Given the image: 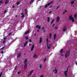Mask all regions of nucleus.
Listing matches in <instances>:
<instances>
[{"label": "nucleus", "mask_w": 77, "mask_h": 77, "mask_svg": "<svg viewBox=\"0 0 77 77\" xmlns=\"http://www.w3.org/2000/svg\"><path fill=\"white\" fill-rule=\"evenodd\" d=\"M69 19L70 20H72L73 23L74 22V18L72 17V16L71 15H70L69 17Z\"/></svg>", "instance_id": "nucleus-1"}, {"label": "nucleus", "mask_w": 77, "mask_h": 77, "mask_svg": "<svg viewBox=\"0 0 77 77\" xmlns=\"http://www.w3.org/2000/svg\"><path fill=\"white\" fill-rule=\"evenodd\" d=\"M70 53V50L67 51L66 54H65V57L66 58L67 56H69V54Z\"/></svg>", "instance_id": "nucleus-2"}, {"label": "nucleus", "mask_w": 77, "mask_h": 77, "mask_svg": "<svg viewBox=\"0 0 77 77\" xmlns=\"http://www.w3.org/2000/svg\"><path fill=\"white\" fill-rule=\"evenodd\" d=\"M68 67H67V70L66 71H65L64 72V74L66 77H67V72H68Z\"/></svg>", "instance_id": "nucleus-3"}, {"label": "nucleus", "mask_w": 77, "mask_h": 77, "mask_svg": "<svg viewBox=\"0 0 77 77\" xmlns=\"http://www.w3.org/2000/svg\"><path fill=\"white\" fill-rule=\"evenodd\" d=\"M52 45L51 44H47V47L48 49H50V48L51 47Z\"/></svg>", "instance_id": "nucleus-4"}, {"label": "nucleus", "mask_w": 77, "mask_h": 77, "mask_svg": "<svg viewBox=\"0 0 77 77\" xmlns=\"http://www.w3.org/2000/svg\"><path fill=\"white\" fill-rule=\"evenodd\" d=\"M66 29H67V27H66V26H64L63 28V32H65V31L66 30Z\"/></svg>", "instance_id": "nucleus-5"}, {"label": "nucleus", "mask_w": 77, "mask_h": 77, "mask_svg": "<svg viewBox=\"0 0 77 77\" xmlns=\"http://www.w3.org/2000/svg\"><path fill=\"white\" fill-rule=\"evenodd\" d=\"M50 5H51V3H48L47 4H46L45 7V8H47L48 6H50Z\"/></svg>", "instance_id": "nucleus-6"}, {"label": "nucleus", "mask_w": 77, "mask_h": 77, "mask_svg": "<svg viewBox=\"0 0 77 77\" xmlns=\"http://www.w3.org/2000/svg\"><path fill=\"white\" fill-rule=\"evenodd\" d=\"M27 68V64H25V66H24V69H26Z\"/></svg>", "instance_id": "nucleus-7"}, {"label": "nucleus", "mask_w": 77, "mask_h": 77, "mask_svg": "<svg viewBox=\"0 0 77 77\" xmlns=\"http://www.w3.org/2000/svg\"><path fill=\"white\" fill-rule=\"evenodd\" d=\"M60 20V17H58L57 18L56 22H59V21Z\"/></svg>", "instance_id": "nucleus-8"}, {"label": "nucleus", "mask_w": 77, "mask_h": 77, "mask_svg": "<svg viewBox=\"0 0 77 77\" xmlns=\"http://www.w3.org/2000/svg\"><path fill=\"white\" fill-rule=\"evenodd\" d=\"M42 38L41 37L40 38V40H39V43L40 44H41L42 42Z\"/></svg>", "instance_id": "nucleus-9"}, {"label": "nucleus", "mask_w": 77, "mask_h": 77, "mask_svg": "<svg viewBox=\"0 0 77 77\" xmlns=\"http://www.w3.org/2000/svg\"><path fill=\"white\" fill-rule=\"evenodd\" d=\"M34 45H33L31 49V51H33V49L34 48Z\"/></svg>", "instance_id": "nucleus-10"}, {"label": "nucleus", "mask_w": 77, "mask_h": 77, "mask_svg": "<svg viewBox=\"0 0 77 77\" xmlns=\"http://www.w3.org/2000/svg\"><path fill=\"white\" fill-rule=\"evenodd\" d=\"M36 28H38V29H41V26H39V25H37L36 26Z\"/></svg>", "instance_id": "nucleus-11"}, {"label": "nucleus", "mask_w": 77, "mask_h": 77, "mask_svg": "<svg viewBox=\"0 0 77 77\" xmlns=\"http://www.w3.org/2000/svg\"><path fill=\"white\" fill-rule=\"evenodd\" d=\"M28 43V42L26 41V42L25 43V44H24V47H26V45H27V44Z\"/></svg>", "instance_id": "nucleus-12"}, {"label": "nucleus", "mask_w": 77, "mask_h": 77, "mask_svg": "<svg viewBox=\"0 0 77 77\" xmlns=\"http://www.w3.org/2000/svg\"><path fill=\"white\" fill-rule=\"evenodd\" d=\"M30 32V30H28L26 32H25V35H27V34H28V33H29Z\"/></svg>", "instance_id": "nucleus-13"}, {"label": "nucleus", "mask_w": 77, "mask_h": 77, "mask_svg": "<svg viewBox=\"0 0 77 77\" xmlns=\"http://www.w3.org/2000/svg\"><path fill=\"white\" fill-rule=\"evenodd\" d=\"M9 0H6L5 2V4H7L8 3H9Z\"/></svg>", "instance_id": "nucleus-14"}, {"label": "nucleus", "mask_w": 77, "mask_h": 77, "mask_svg": "<svg viewBox=\"0 0 77 77\" xmlns=\"http://www.w3.org/2000/svg\"><path fill=\"white\" fill-rule=\"evenodd\" d=\"M56 34H55L54 35V40H55V39H56Z\"/></svg>", "instance_id": "nucleus-15"}, {"label": "nucleus", "mask_w": 77, "mask_h": 77, "mask_svg": "<svg viewBox=\"0 0 77 77\" xmlns=\"http://www.w3.org/2000/svg\"><path fill=\"white\" fill-rule=\"evenodd\" d=\"M54 71L55 72V74H56V73L57 72L56 68H55V69L54 70Z\"/></svg>", "instance_id": "nucleus-16"}, {"label": "nucleus", "mask_w": 77, "mask_h": 77, "mask_svg": "<svg viewBox=\"0 0 77 77\" xmlns=\"http://www.w3.org/2000/svg\"><path fill=\"white\" fill-rule=\"evenodd\" d=\"M63 49H62L60 51V53L61 54L63 53Z\"/></svg>", "instance_id": "nucleus-17"}, {"label": "nucleus", "mask_w": 77, "mask_h": 77, "mask_svg": "<svg viewBox=\"0 0 77 77\" xmlns=\"http://www.w3.org/2000/svg\"><path fill=\"white\" fill-rule=\"evenodd\" d=\"M20 56H21V53H19L17 55V57H18L19 58L20 57Z\"/></svg>", "instance_id": "nucleus-18"}, {"label": "nucleus", "mask_w": 77, "mask_h": 77, "mask_svg": "<svg viewBox=\"0 0 77 77\" xmlns=\"http://www.w3.org/2000/svg\"><path fill=\"white\" fill-rule=\"evenodd\" d=\"M35 1V0H31V1L30 2V4H32V3H33V2Z\"/></svg>", "instance_id": "nucleus-19"}, {"label": "nucleus", "mask_w": 77, "mask_h": 77, "mask_svg": "<svg viewBox=\"0 0 77 77\" xmlns=\"http://www.w3.org/2000/svg\"><path fill=\"white\" fill-rule=\"evenodd\" d=\"M33 57L34 58H36L37 57V55H36V54H34L33 56Z\"/></svg>", "instance_id": "nucleus-20"}, {"label": "nucleus", "mask_w": 77, "mask_h": 77, "mask_svg": "<svg viewBox=\"0 0 77 77\" xmlns=\"http://www.w3.org/2000/svg\"><path fill=\"white\" fill-rule=\"evenodd\" d=\"M50 17H48V18L47 20L48 23H49L50 22Z\"/></svg>", "instance_id": "nucleus-21"}, {"label": "nucleus", "mask_w": 77, "mask_h": 77, "mask_svg": "<svg viewBox=\"0 0 77 77\" xmlns=\"http://www.w3.org/2000/svg\"><path fill=\"white\" fill-rule=\"evenodd\" d=\"M20 3H21V2H17V5H20Z\"/></svg>", "instance_id": "nucleus-22"}, {"label": "nucleus", "mask_w": 77, "mask_h": 77, "mask_svg": "<svg viewBox=\"0 0 77 77\" xmlns=\"http://www.w3.org/2000/svg\"><path fill=\"white\" fill-rule=\"evenodd\" d=\"M27 62V59H25V64H27V63H26V62Z\"/></svg>", "instance_id": "nucleus-23"}, {"label": "nucleus", "mask_w": 77, "mask_h": 77, "mask_svg": "<svg viewBox=\"0 0 77 77\" xmlns=\"http://www.w3.org/2000/svg\"><path fill=\"white\" fill-rule=\"evenodd\" d=\"M54 21V19H53L51 22V24H53V23Z\"/></svg>", "instance_id": "nucleus-24"}, {"label": "nucleus", "mask_w": 77, "mask_h": 77, "mask_svg": "<svg viewBox=\"0 0 77 77\" xmlns=\"http://www.w3.org/2000/svg\"><path fill=\"white\" fill-rule=\"evenodd\" d=\"M66 12H67V11L66 10H65L64 12H63V14H65Z\"/></svg>", "instance_id": "nucleus-25"}, {"label": "nucleus", "mask_w": 77, "mask_h": 77, "mask_svg": "<svg viewBox=\"0 0 77 77\" xmlns=\"http://www.w3.org/2000/svg\"><path fill=\"white\" fill-rule=\"evenodd\" d=\"M25 39L26 40L29 39V37H28L26 36L25 37Z\"/></svg>", "instance_id": "nucleus-26"}, {"label": "nucleus", "mask_w": 77, "mask_h": 77, "mask_svg": "<svg viewBox=\"0 0 77 77\" xmlns=\"http://www.w3.org/2000/svg\"><path fill=\"white\" fill-rule=\"evenodd\" d=\"M33 72V70H32L30 72L29 74H31L32 73V72Z\"/></svg>", "instance_id": "nucleus-27"}, {"label": "nucleus", "mask_w": 77, "mask_h": 77, "mask_svg": "<svg viewBox=\"0 0 77 77\" xmlns=\"http://www.w3.org/2000/svg\"><path fill=\"white\" fill-rule=\"evenodd\" d=\"M5 48H6V46L4 47L3 48H1L2 50H3V49Z\"/></svg>", "instance_id": "nucleus-28"}, {"label": "nucleus", "mask_w": 77, "mask_h": 77, "mask_svg": "<svg viewBox=\"0 0 77 77\" xmlns=\"http://www.w3.org/2000/svg\"><path fill=\"white\" fill-rule=\"evenodd\" d=\"M74 17L75 18H76V17H77V14H75V15H74Z\"/></svg>", "instance_id": "nucleus-29"}, {"label": "nucleus", "mask_w": 77, "mask_h": 77, "mask_svg": "<svg viewBox=\"0 0 77 77\" xmlns=\"http://www.w3.org/2000/svg\"><path fill=\"white\" fill-rule=\"evenodd\" d=\"M51 33H50L49 35V38H51Z\"/></svg>", "instance_id": "nucleus-30"}, {"label": "nucleus", "mask_w": 77, "mask_h": 77, "mask_svg": "<svg viewBox=\"0 0 77 77\" xmlns=\"http://www.w3.org/2000/svg\"><path fill=\"white\" fill-rule=\"evenodd\" d=\"M74 1H72L71 2V4L72 5V4H74Z\"/></svg>", "instance_id": "nucleus-31"}, {"label": "nucleus", "mask_w": 77, "mask_h": 77, "mask_svg": "<svg viewBox=\"0 0 77 77\" xmlns=\"http://www.w3.org/2000/svg\"><path fill=\"white\" fill-rule=\"evenodd\" d=\"M25 11H26V14H27V12H28L27 11V10L26 9L25 10Z\"/></svg>", "instance_id": "nucleus-32"}, {"label": "nucleus", "mask_w": 77, "mask_h": 77, "mask_svg": "<svg viewBox=\"0 0 77 77\" xmlns=\"http://www.w3.org/2000/svg\"><path fill=\"white\" fill-rule=\"evenodd\" d=\"M2 72H1V74H0V77H2Z\"/></svg>", "instance_id": "nucleus-33"}, {"label": "nucleus", "mask_w": 77, "mask_h": 77, "mask_svg": "<svg viewBox=\"0 0 77 77\" xmlns=\"http://www.w3.org/2000/svg\"><path fill=\"white\" fill-rule=\"evenodd\" d=\"M5 42H6V40H4L3 42V43H5Z\"/></svg>", "instance_id": "nucleus-34"}, {"label": "nucleus", "mask_w": 77, "mask_h": 77, "mask_svg": "<svg viewBox=\"0 0 77 77\" xmlns=\"http://www.w3.org/2000/svg\"><path fill=\"white\" fill-rule=\"evenodd\" d=\"M39 67L40 68H42V65H40V66H39Z\"/></svg>", "instance_id": "nucleus-35"}, {"label": "nucleus", "mask_w": 77, "mask_h": 77, "mask_svg": "<svg viewBox=\"0 0 77 77\" xmlns=\"http://www.w3.org/2000/svg\"><path fill=\"white\" fill-rule=\"evenodd\" d=\"M1 53L2 54H3L4 53V51H2L1 52Z\"/></svg>", "instance_id": "nucleus-36"}, {"label": "nucleus", "mask_w": 77, "mask_h": 77, "mask_svg": "<svg viewBox=\"0 0 77 77\" xmlns=\"http://www.w3.org/2000/svg\"><path fill=\"white\" fill-rule=\"evenodd\" d=\"M17 66H16L15 67V68H14V70H15L16 69H17Z\"/></svg>", "instance_id": "nucleus-37"}, {"label": "nucleus", "mask_w": 77, "mask_h": 77, "mask_svg": "<svg viewBox=\"0 0 77 77\" xmlns=\"http://www.w3.org/2000/svg\"><path fill=\"white\" fill-rule=\"evenodd\" d=\"M11 34H12V33H9L8 34V36H10V35H11Z\"/></svg>", "instance_id": "nucleus-38"}, {"label": "nucleus", "mask_w": 77, "mask_h": 77, "mask_svg": "<svg viewBox=\"0 0 77 77\" xmlns=\"http://www.w3.org/2000/svg\"><path fill=\"white\" fill-rule=\"evenodd\" d=\"M46 59H47V58H45L44 59V62H45V61H46Z\"/></svg>", "instance_id": "nucleus-39"}, {"label": "nucleus", "mask_w": 77, "mask_h": 77, "mask_svg": "<svg viewBox=\"0 0 77 77\" xmlns=\"http://www.w3.org/2000/svg\"><path fill=\"white\" fill-rule=\"evenodd\" d=\"M55 30H57V27H55Z\"/></svg>", "instance_id": "nucleus-40"}, {"label": "nucleus", "mask_w": 77, "mask_h": 77, "mask_svg": "<svg viewBox=\"0 0 77 77\" xmlns=\"http://www.w3.org/2000/svg\"><path fill=\"white\" fill-rule=\"evenodd\" d=\"M21 17H22V18H24V15H23V16H22Z\"/></svg>", "instance_id": "nucleus-41"}, {"label": "nucleus", "mask_w": 77, "mask_h": 77, "mask_svg": "<svg viewBox=\"0 0 77 77\" xmlns=\"http://www.w3.org/2000/svg\"><path fill=\"white\" fill-rule=\"evenodd\" d=\"M46 41L47 42H48V38H47L46 39Z\"/></svg>", "instance_id": "nucleus-42"}, {"label": "nucleus", "mask_w": 77, "mask_h": 77, "mask_svg": "<svg viewBox=\"0 0 77 77\" xmlns=\"http://www.w3.org/2000/svg\"><path fill=\"white\" fill-rule=\"evenodd\" d=\"M29 41L30 42H32V40L31 39H29Z\"/></svg>", "instance_id": "nucleus-43"}, {"label": "nucleus", "mask_w": 77, "mask_h": 77, "mask_svg": "<svg viewBox=\"0 0 77 77\" xmlns=\"http://www.w3.org/2000/svg\"><path fill=\"white\" fill-rule=\"evenodd\" d=\"M45 28L44 27V26H43V27H42V30H44V29Z\"/></svg>", "instance_id": "nucleus-44"}, {"label": "nucleus", "mask_w": 77, "mask_h": 77, "mask_svg": "<svg viewBox=\"0 0 77 77\" xmlns=\"http://www.w3.org/2000/svg\"><path fill=\"white\" fill-rule=\"evenodd\" d=\"M53 1H51L50 3H51H51H53Z\"/></svg>", "instance_id": "nucleus-45"}, {"label": "nucleus", "mask_w": 77, "mask_h": 77, "mask_svg": "<svg viewBox=\"0 0 77 77\" xmlns=\"http://www.w3.org/2000/svg\"><path fill=\"white\" fill-rule=\"evenodd\" d=\"M20 72H18L17 73H18V74H20Z\"/></svg>", "instance_id": "nucleus-46"}, {"label": "nucleus", "mask_w": 77, "mask_h": 77, "mask_svg": "<svg viewBox=\"0 0 77 77\" xmlns=\"http://www.w3.org/2000/svg\"><path fill=\"white\" fill-rule=\"evenodd\" d=\"M54 25H55V24L54 23V24H53V26H52V27H54Z\"/></svg>", "instance_id": "nucleus-47"}, {"label": "nucleus", "mask_w": 77, "mask_h": 77, "mask_svg": "<svg viewBox=\"0 0 77 77\" xmlns=\"http://www.w3.org/2000/svg\"><path fill=\"white\" fill-rule=\"evenodd\" d=\"M40 77H44V75H41Z\"/></svg>", "instance_id": "nucleus-48"}, {"label": "nucleus", "mask_w": 77, "mask_h": 77, "mask_svg": "<svg viewBox=\"0 0 77 77\" xmlns=\"http://www.w3.org/2000/svg\"><path fill=\"white\" fill-rule=\"evenodd\" d=\"M59 6L57 7V8L56 9L57 10V9H59Z\"/></svg>", "instance_id": "nucleus-49"}, {"label": "nucleus", "mask_w": 77, "mask_h": 77, "mask_svg": "<svg viewBox=\"0 0 77 77\" xmlns=\"http://www.w3.org/2000/svg\"><path fill=\"white\" fill-rule=\"evenodd\" d=\"M6 10H5L4 11V14H6Z\"/></svg>", "instance_id": "nucleus-50"}, {"label": "nucleus", "mask_w": 77, "mask_h": 77, "mask_svg": "<svg viewBox=\"0 0 77 77\" xmlns=\"http://www.w3.org/2000/svg\"><path fill=\"white\" fill-rule=\"evenodd\" d=\"M4 39V40H5V39H6V37H4V38H3Z\"/></svg>", "instance_id": "nucleus-51"}, {"label": "nucleus", "mask_w": 77, "mask_h": 77, "mask_svg": "<svg viewBox=\"0 0 77 77\" xmlns=\"http://www.w3.org/2000/svg\"><path fill=\"white\" fill-rule=\"evenodd\" d=\"M43 32H46L45 30V29L43 30Z\"/></svg>", "instance_id": "nucleus-52"}, {"label": "nucleus", "mask_w": 77, "mask_h": 77, "mask_svg": "<svg viewBox=\"0 0 77 77\" xmlns=\"http://www.w3.org/2000/svg\"><path fill=\"white\" fill-rule=\"evenodd\" d=\"M3 1H0V3H2Z\"/></svg>", "instance_id": "nucleus-53"}, {"label": "nucleus", "mask_w": 77, "mask_h": 77, "mask_svg": "<svg viewBox=\"0 0 77 77\" xmlns=\"http://www.w3.org/2000/svg\"><path fill=\"white\" fill-rule=\"evenodd\" d=\"M51 12H52V11H51L49 12V14H51Z\"/></svg>", "instance_id": "nucleus-54"}, {"label": "nucleus", "mask_w": 77, "mask_h": 77, "mask_svg": "<svg viewBox=\"0 0 77 77\" xmlns=\"http://www.w3.org/2000/svg\"><path fill=\"white\" fill-rule=\"evenodd\" d=\"M12 8H15V6H12Z\"/></svg>", "instance_id": "nucleus-55"}, {"label": "nucleus", "mask_w": 77, "mask_h": 77, "mask_svg": "<svg viewBox=\"0 0 77 77\" xmlns=\"http://www.w3.org/2000/svg\"><path fill=\"white\" fill-rule=\"evenodd\" d=\"M52 6H49V8H51Z\"/></svg>", "instance_id": "nucleus-56"}, {"label": "nucleus", "mask_w": 77, "mask_h": 77, "mask_svg": "<svg viewBox=\"0 0 77 77\" xmlns=\"http://www.w3.org/2000/svg\"><path fill=\"white\" fill-rule=\"evenodd\" d=\"M37 32H39V30H37Z\"/></svg>", "instance_id": "nucleus-57"}, {"label": "nucleus", "mask_w": 77, "mask_h": 77, "mask_svg": "<svg viewBox=\"0 0 77 77\" xmlns=\"http://www.w3.org/2000/svg\"><path fill=\"white\" fill-rule=\"evenodd\" d=\"M23 13H22L21 15H23Z\"/></svg>", "instance_id": "nucleus-58"}, {"label": "nucleus", "mask_w": 77, "mask_h": 77, "mask_svg": "<svg viewBox=\"0 0 77 77\" xmlns=\"http://www.w3.org/2000/svg\"><path fill=\"white\" fill-rule=\"evenodd\" d=\"M36 35V33H35L34 34V36H35Z\"/></svg>", "instance_id": "nucleus-59"}, {"label": "nucleus", "mask_w": 77, "mask_h": 77, "mask_svg": "<svg viewBox=\"0 0 77 77\" xmlns=\"http://www.w3.org/2000/svg\"><path fill=\"white\" fill-rule=\"evenodd\" d=\"M61 55L63 56V54H61Z\"/></svg>", "instance_id": "nucleus-60"}, {"label": "nucleus", "mask_w": 77, "mask_h": 77, "mask_svg": "<svg viewBox=\"0 0 77 77\" xmlns=\"http://www.w3.org/2000/svg\"><path fill=\"white\" fill-rule=\"evenodd\" d=\"M31 45H32L31 44H29V46H31Z\"/></svg>", "instance_id": "nucleus-61"}, {"label": "nucleus", "mask_w": 77, "mask_h": 77, "mask_svg": "<svg viewBox=\"0 0 77 77\" xmlns=\"http://www.w3.org/2000/svg\"><path fill=\"white\" fill-rule=\"evenodd\" d=\"M17 17H18V15H17L16 16V18H17Z\"/></svg>", "instance_id": "nucleus-62"}, {"label": "nucleus", "mask_w": 77, "mask_h": 77, "mask_svg": "<svg viewBox=\"0 0 77 77\" xmlns=\"http://www.w3.org/2000/svg\"><path fill=\"white\" fill-rule=\"evenodd\" d=\"M76 65H77V62L76 63Z\"/></svg>", "instance_id": "nucleus-63"}, {"label": "nucleus", "mask_w": 77, "mask_h": 77, "mask_svg": "<svg viewBox=\"0 0 77 77\" xmlns=\"http://www.w3.org/2000/svg\"><path fill=\"white\" fill-rule=\"evenodd\" d=\"M6 49H7V48H6L5 49V50H6Z\"/></svg>", "instance_id": "nucleus-64"}]
</instances>
